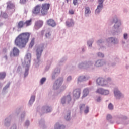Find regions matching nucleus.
I'll list each match as a JSON object with an SVG mask.
<instances>
[{"instance_id":"1","label":"nucleus","mask_w":129,"mask_h":129,"mask_svg":"<svg viewBox=\"0 0 129 129\" xmlns=\"http://www.w3.org/2000/svg\"><path fill=\"white\" fill-rule=\"evenodd\" d=\"M31 34L29 33H23L19 35L15 40L16 46L21 48L24 47L29 41Z\"/></svg>"},{"instance_id":"2","label":"nucleus","mask_w":129,"mask_h":129,"mask_svg":"<svg viewBox=\"0 0 129 129\" xmlns=\"http://www.w3.org/2000/svg\"><path fill=\"white\" fill-rule=\"evenodd\" d=\"M50 7V4L49 3H44L42 5H37L33 8L32 12L35 15L41 13L42 16H45L48 14Z\"/></svg>"},{"instance_id":"3","label":"nucleus","mask_w":129,"mask_h":129,"mask_svg":"<svg viewBox=\"0 0 129 129\" xmlns=\"http://www.w3.org/2000/svg\"><path fill=\"white\" fill-rule=\"evenodd\" d=\"M31 55L30 53H28L25 58V64H26V71L24 74L25 77H26L28 75V71L29 68V64L31 62Z\"/></svg>"},{"instance_id":"4","label":"nucleus","mask_w":129,"mask_h":129,"mask_svg":"<svg viewBox=\"0 0 129 129\" xmlns=\"http://www.w3.org/2000/svg\"><path fill=\"white\" fill-rule=\"evenodd\" d=\"M111 79L110 78H108L105 81L104 78H99L96 80V83L98 85L100 86H104L107 84V82H109L111 81Z\"/></svg>"},{"instance_id":"5","label":"nucleus","mask_w":129,"mask_h":129,"mask_svg":"<svg viewBox=\"0 0 129 129\" xmlns=\"http://www.w3.org/2000/svg\"><path fill=\"white\" fill-rule=\"evenodd\" d=\"M104 0H98V3L99 5L97 6V8L95 10V14H98L100 11L103 8V3Z\"/></svg>"},{"instance_id":"6","label":"nucleus","mask_w":129,"mask_h":129,"mask_svg":"<svg viewBox=\"0 0 129 129\" xmlns=\"http://www.w3.org/2000/svg\"><path fill=\"white\" fill-rule=\"evenodd\" d=\"M81 90L80 89H77L74 90L73 92V96L76 99H78L80 97L81 94Z\"/></svg>"},{"instance_id":"7","label":"nucleus","mask_w":129,"mask_h":129,"mask_svg":"<svg viewBox=\"0 0 129 129\" xmlns=\"http://www.w3.org/2000/svg\"><path fill=\"white\" fill-rule=\"evenodd\" d=\"M71 101V96L70 95H68L62 97V99H61V103H62V104H64L66 102H68V103H69Z\"/></svg>"},{"instance_id":"8","label":"nucleus","mask_w":129,"mask_h":129,"mask_svg":"<svg viewBox=\"0 0 129 129\" xmlns=\"http://www.w3.org/2000/svg\"><path fill=\"white\" fill-rule=\"evenodd\" d=\"M44 46H39L37 49V59H39L41 56L42 52L43 50Z\"/></svg>"},{"instance_id":"9","label":"nucleus","mask_w":129,"mask_h":129,"mask_svg":"<svg viewBox=\"0 0 129 129\" xmlns=\"http://www.w3.org/2000/svg\"><path fill=\"white\" fill-rule=\"evenodd\" d=\"M80 110H81V111L84 110V112L86 114L88 113L89 112V107L88 106H85V104H82L81 105V106H80Z\"/></svg>"},{"instance_id":"10","label":"nucleus","mask_w":129,"mask_h":129,"mask_svg":"<svg viewBox=\"0 0 129 129\" xmlns=\"http://www.w3.org/2000/svg\"><path fill=\"white\" fill-rule=\"evenodd\" d=\"M112 23H114V28L115 29L118 28L120 25H121L120 22L119 21V20L117 18H115L114 19H113Z\"/></svg>"},{"instance_id":"11","label":"nucleus","mask_w":129,"mask_h":129,"mask_svg":"<svg viewBox=\"0 0 129 129\" xmlns=\"http://www.w3.org/2000/svg\"><path fill=\"white\" fill-rule=\"evenodd\" d=\"M47 23L49 26L53 27H54L56 25V22H55V21L52 19H50L47 20Z\"/></svg>"},{"instance_id":"12","label":"nucleus","mask_w":129,"mask_h":129,"mask_svg":"<svg viewBox=\"0 0 129 129\" xmlns=\"http://www.w3.org/2000/svg\"><path fill=\"white\" fill-rule=\"evenodd\" d=\"M114 94L117 99H119L122 96L121 93L117 89L114 90Z\"/></svg>"},{"instance_id":"13","label":"nucleus","mask_w":129,"mask_h":129,"mask_svg":"<svg viewBox=\"0 0 129 129\" xmlns=\"http://www.w3.org/2000/svg\"><path fill=\"white\" fill-rule=\"evenodd\" d=\"M20 51L16 47H14L13 49V54L14 56H18L19 54Z\"/></svg>"},{"instance_id":"14","label":"nucleus","mask_w":129,"mask_h":129,"mask_svg":"<svg viewBox=\"0 0 129 129\" xmlns=\"http://www.w3.org/2000/svg\"><path fill=\"white\" fill-rule=\"evenodd\" d=\"M66 24H67V26L71 27L74 25V23L72 19H69L68 21L66 22Z\"/></svg>"},{"instance_id":"15","label":"nucleus","mask_w":129,"mask_h":129,"mask_svg":"<svg viewBox=\"0 0 129 129\" xmlns=\"http://www.w3.org/2000/svg\"><path fill=\"white\" fill-rule=\"evenodd\" d=\"M89 93V90L88 88L85 89L84 90V91H83V96L82 97V98H84L85 97H86Z\"/></svg>"},{"instance_id":"16","label":"nucleus","mask_w":129,"mask_h":129,"mask_svg":"<svg viewBox=\"0 0 129 129\" xmlns=\"http://www.w3.org/2000/svg\"><path fill=\"white\" fill-rule=\"evenodd\" d=\"M62 82L63 79L62 78L57 80V81H56V84H54V88H55V87L60 85Z\"/></svg>"},{"instance_id":"17","label":"nucleus","mask_w":129,"mask_h":129,"mask_svg":"<svg viewBox=\"0 0 129 129\" xmlns=\"http://www.w3.org/2000/svg\"><path fill=\"white\" fill-rule=\"evenodd\" d=\"M103 65V61L98 60L96 62L95 66L96 67H99Z\"/></svg>"},{"instance_id":"18","label":"nucleus","mask_w":129,"mask_h":129,"mask_svg":"<svg viewBox=\"0 0 129 129\" xmlns=\"http://www.w3.org/2000/svg\"><path fill=\"white\" fill-rule=\"evenodd\" d=\"M43 24V22L42 21H37L36 23L35 26L37 27H41Z\"/></svg>"},{"instance_id":"19","label":"nucleus","mask_w":129,"mask_h":129,"mask_svg":"<svg viewBox=\"0 0 129 129\" xmlns=\"http://www.w3.org/2000/svg\"><path fill=\"white\" fill-rule=\"evenodd\" d=\"M32 24V20L30 19V20H27L24 23V25L26 27H28L30 26Z\"/></svg>"},{"instance_id":"20","label":"nucleus","mask_w":129,"mask_h":129,"mask_svg":"<svg viewBox=\"0 0 129 129\" xmlns=\"http://www.w3.org/2000/svg\"><path fill=\"white\" fill-rule=\"evenodd\" d=\"M109 40L110 42H111V43H113L114 44H116V43H117L118 42L117 39H116L113 38H109Z\"/></svg>"},{"instance_id":"21","label":"nucleus","mask_w":129,"mask_h":129,"mask_svg":"<svg viewBox=\"0 0 129 129\" xmlns=\"http://www.w3.org/2000/svg\"><path fill=\"white\" fill-rule=\"evenodd\" d=\"M7 4V7L9 8V9H13L15 7V5L13 4H12L11 2H8Z\"/></svg>"},{"instance_id":"22","label":"nucleus","mask_w":129,"mask_h":129,"mask_svg":"<svg viewBox=\"0 0 129 129\" xmlns=\"http://www.w3.org/2000/svg\"><path fill=\"white\" fill-rule=\"evenodd\" d=\"M55 129H64L65 127L63 125H59L58 123H57L55 126Z\"/></svg>"},{"instance_id":"23","label":"nucleus","mask_w":129,"mask_h":129,"mask_svg":"<svg viewBox=\"0 0 129 129\" xmlns=\"http://www.w3.org/2000/svg\"><path fill=\"white\" fill-rule=\"evenodd\" d=\"M24 25H25L23 21H20L18 24V28H22L23 27Z\"/></svg>"},{"instance_id":"24","label":"nucleus","mask_w":129,"mask_h":129,"mask_svg":"<svg viewBox=\"0 0 129 129\" xmlns=\"http://www.w3.org/2000/svg\"><path fill=\"white\" fill-rule=\"evenodd\" d=\"M91 13V11L90 10V8L89 7H86L85 8V14H88Z\"/></svg>"},{"instance_id":"25","label":"nucleus","mask_w":129,"mask_h":129,"mask_svg":"<svg viewBox=\"0 0 129 129\" xmlns=\"http://www.w3.org/2000/svg\"><path fill=\"white\" fill-rule=\"evenodd\" d=\"M87 79H86V78L84 76H81L80 77H79V79H78V81H80V82H82L83 81H85Z\"/></svg>"},{"instance_id":"26","label":"nucleus","mask_w":129,"mask_h":129,"mask_svg":"<svg viewBox=\"0 0 129 129\" xmlns=\"http://www.w3.org/2000/svg\"><path fill=\"white\" fill-rule=\"evenodd\" d=\"M103 90L104 89L102 88H99L96 90V92L100 94H103Z\"/></svg>"},{"instance_id":"27","label":"nucleus","mask_w":129,"mask_h":129,"mask_svg":"<svg viewBox=\"0 0 129 129\" xmlns=\"http://www.w3.org/2000/svg\"><path fill=\"white\" fill-rule=\"evenodd\" d=\"M34 43H35V38H33L31 40V42L29 45V47L30 48H32L33 45H34Z\"/></svg>"},{"instance_id":"28","label":"nucleus","mask_w":129,"mask_h":129,"mask_svg":"<svg viewBox=\"0 0 129 129\" xmlns=\"http://www.w3.org/2000/svg\"><path fill=\"white\" fill-rule=\"evenodd\" d=\"M6 76V73L5 72L0 73V79H4Z\"/></svg>"},{"instance_id":"29","label":"nucleus","mask_w":129,"mask_h":129,"mask_svg":"<svg viewBox=\"0 0 129 129\" xmlns=\"http://www.w3.org/2000/svg\"><path fill=\"white\" fill-rule=\"evenodd\" d=\"M109 94V91L108 90H104L103 89V94L106 95Z\"/></svg>"},{"instance_id":"30","label":"nucleus","mask_w":129,"mask_h":129,"mask_svg":"<svg viewBox=\"0 0 129 129\" xmlns=\"http://www.w3.org/2000/svg\"><path fill=\"white\" fill-rule=\"evenodd\" d=\"M35 97L34 96H32L29 101V103L34 102L35 101Z\"/></svg>"},{"instance_id":"31","label":"nucleus","mask_w":129,"mask_h":129,"mask_svg":"<svg viewBox=\"0 0 129 129\" xmlns=\"http://www.w3.org/2000/svg\"><path fill=\"white\" fill-rule=\"evenodd\" d=\"M108 108L110 110H112L113 109V105L111 104V103H110L109 105H108Z\"/></svg>"},{"instance_id":"32","label":"nucleus","mask_w":129,"mask_h":129,"mask_svg":"<svg viewBox=\"0 0 129 129\" xmlns=\"http://www.w3.org/2000/svg\"><path fill=\"white\" fill-rule=\"evenodd\" d=\"M46 80V79L45 78H43L40 81L41 84H43L44 83V82H45Z\"/></svg>"},{"instance_id":"33","label":"nucleus","mask_w":129,"mask_h":129,"mask_svg":"<svg viewBox=\"0 0 129 129\" xmlns=\"http://www.w3.org/2000/svg\"><path fill=\"white\" fill-rule=\"evenodd\" d=\"M78 3V0H74L73 2V4H74V5H76Z\"/></svg>"},{"instance_id":"34","label":"nucleus","mask_w":129,"mask_h":129,"mask_svg":"<svg viewBox=\"0 0 129 129\" xmlns=\"http://www.w3.org/2000/svg\"><path fill=\"white\" fill-rule=\"evenodd\" d=\"M69 14L73 15L74 14V11L73 10H70V11H69Z\"/></svg>"},{"instance_id":"35","label":"nucleus","mask_w":129,"mask_h":129,"mask_svg":"<svg viewBox=\"0 0 129 129\" xmlns=\"http://www.w3.org/2000/svg\"><path fill=\"white\" fill-rule=\"evenodd\" d=\"M45 36H46V37L47 38H50V36H51V34H50V32H49V33H46V35H45Z\"/></svg>"},{"instance_id":"36","label":"nucleus","mask_w":129,"mask_h":129,"mask_svg":"<svg viewBox=\"0 0 129 129\" xmlns=\"http://www.w3.org/2000/svg\"><path fill=\"white\" fill-rule=\"evenodd\" d=\"M26 0H20V2L21 4H24L26 3Z\"/></svg>"},{"instance_id":"37","label":"nucleus","mask_w":129,"mask_h":129,"mask_svg":"<svg viewBox=\"0 0 129 129\" xmlns=\"http://www.w3.org/2000/svg\"><path fill=\"white\" fill-rule=\"evenodd\" d=\"M98 56L101 57H103L104 55L102 53H98Z\"/></svg>"},{"instance_id":"38","label":"nucleus","mask_w":129,"mask_h":129,"mask_svg":"<svg viewBox=\"0 0 129 129\" xmlns=\"http://www.w3.org/2000/svg\"><path fill=\"white\" fill-rule=\"evenodd\" d=\"M106 118H107V120H109V119H111V118H112V116L110 115H108L107 116Z\"/></svg>"},{"instance_id":"39","label":"nucleus","mask_w":129,"mask_h":129,"mask_svg":"<svg viewBox=\"0 0 129 129\" xmlns=\"http://www.w3.org/2000/svg\"><path fill=\"white\" fill-rule=\"evenodd\" d=\"M70 118V114H69V115H68V116H67V117H66V119H67V120H68Z\"/></svg>"},{"instance_id":"40","label":"nucleus","mask_w":129,"mask_h":129,"mask_svg":"<svg viewBox=\"0 0 129 129\" xmlns=\"http://www.w3.org/2000/svg\"><path fill=\"white\" fill-rule=\"evenodd\" d=\"M127 36H128L127 34H124V35H123L124 38L125 39H127Z\"/></svg>"},{"instance_id":"41","label":"nucleus","mask_w":129,"mask_h":129,"mask_svg":"<svg viewBox=\"0 0 129 129\" xmlns=\"http://www.w3.org/2000/svg\"><path fill=\"white\" fill-rule=\"evenodd\" d=\"M71 80H72V77H71V76L68 77V79H67V80L68 81H71Z\"/></svg>"},{"instance_id":"42","label":"nucleus","mask_w":129,"mask_h":129,"mask_svg":"<svg viewBox=\"0 0 129 129\" xmlns=\"http://www.w3.org/2000/svg\"><path fill=\"white\" fill-rule=\"evenodd\" d=\"M50 111H51V109L49 107H48L47 109V112H50Z\"/></svg>"},{"instance_id":"43","label":"nucleus","mask_w":129,"mask_h":129,"mask_svg":"<svg viewBox=\"0 0 129 129\" xmlns=\"http://www.w3.org/2000/svg\"><path fill=\"white\" fill-rule=\"evenodd\" d=\"M90 43V42H88V45L89 46H92V43Z\"/></svg>"},{"instance_id":"44","label":"nucleus","mask_w":129,"mask_h":129,"mask_svg":"<svg viewBox=\"0 0 129 129\" xmlns=\"http://www.w3.org/2000/svg\"><path fill=\"white\" fill-rule=\"evenodd\" d=\"M29 124V122L28 121H27L26 122V125H28Z\"/></svg>"},{"instance_id":"45","label":"nucleus","mask_w":129,"mask_h":129,"mask_svg":"<svg viewBox=\"0 0 129 129\" xmlns=\"http://www.w3.org/2000/svg\"><path fill=\"white\" fill-rule=\"evenodd\" d=\"M66 87L63 86V87H61V90H63L66 89Z\"/></svg>"},{"instance_id":"46","label":"nucleus","mask_w":129,"mask_h":129,"mask_svg":"<svg viewBox=\"0 0 129 129\" xmlns=\"http://www.w3.org/2000/svg\"><path fill=\"white\" fill-rule=\"evenodd\" d=\"M9 87V85H8V86H6L4 88V90L7 89V88H8Z\"/></svg>"},{"instance_id":"47","label":"nucleus","mask_w":129,"mask_h":129,"mask_svg":"<svg viewBox=\"0 0 129 129\" xmlns=\"http://www.w3.org/2000/svg\"><path fill=\"white\" fill-rule=\"evenodd\" d=\"M44 34V31H42L41 32V35H43Z\"/></svg>"},{"instance_id":"48","label":"nucleus","mask_w":129,"mask_h":129,"mask_svg":"<svg viewBox=\"0 0 129 129\" xmlns=\"http://www.w3.org/2000/svg\"><path fill=\"white\" fill-rule=\"evenodd\" d=\"M99 100H100V98H99L98 99L97 101H99Z\"/></svg>"},{"instance_id":"49","label":"nucleus","mask_w":129,"mask_h":129,"mask_svg":"<svg viewBox=\"0 0 129 129\" xmlns=\"http://www.w3.org/2000/svg\"><path fill=\"white\" fill-rule=\"evenodd\" d=\"M39 1H41V2H43V1H45V0H39Z\"/></svg>"},{"instance_id":"50","label":"nucleus","mask_w":129,"mask_h":129,"mask_svg":"<svg viewBox=\"0 0 129 129\" xmlns=\"http://www.w3.org/2000/svg\"><path fill=\"white\" fill-rule=\"evenodd\" d=\"M19 69H20V67H18V70H19Z\"/></svg>"},{"instance_id":"51","label":"nucleus","mask_w":129,"mask_h":129,"mask_svg":"<svg viewBox=\"0 0 129 129\" xmlns=\"http://www.w3.org/2000/svg\"><path fill=\"white\" fill-rule=\"evenodd\" d=\"M91 2H92V1H93L94 0H90Z\"/></svg>"},{"instance_id":"52","label":"nucleus","mask_w":129,"mask_h":129,"mask_svg":"<svg viewBox=\"0 0 129 129\" xmlns=\"http://www.w3.org/2000/svg\"><path fill=\"white\" fill-rule=\"evenodd\" d=\"M67 2L68 3L69 2V0H67Z\"/></svg>"},{"instance_id":"53","label":"nucleus","mask_w":129,"mask_h":129,"mask_svg":"<svg viewBox=\"0 0 129 129\" xmlns=\"http://www.w3.org/2000/svg\"><path fill=\"white\" fill-rule=\"evenodd\" d=\"M98 42L101 43V42H100V41H98Z\"/></svg>"},{"instance_id":"54","label":"nucleus","mask_w":129,"mask_h":129,"mask_svg":"<svg viewBox=\"0 0 129 129\" xmlns=\"http://www.w3.org/2000/svg\"><path fill=\"white\" fill-rule=\"evenodd\" d=\"M83 51H84V49H83Z\"/></svg>"},{"instance_id":"55","label":"nucleus","mask_w":129,"mask_h":129,"mask_svg":"<svg viewBox=\"0 0 129 129\" xmlns=\"http://www.w3.org/2000/svg\"><path fill=\"white\" fill-rule=\"evenodd\" d=\"M56 89H57V88H55Z\"/></svg>"},{"instance_id":"56","label":"nucleus","mask_w":129,"mask_h":129,"mask_svg":"<svg viewBox=\"0 0 129 129\" xmlns=\"http://www.w3.org/2000/svg\"><path fill=\"white\" fill-rule=\"evenodd\" d=\"M11 129H13L12 128H11Z\"/></svg>"}]
</instances>
